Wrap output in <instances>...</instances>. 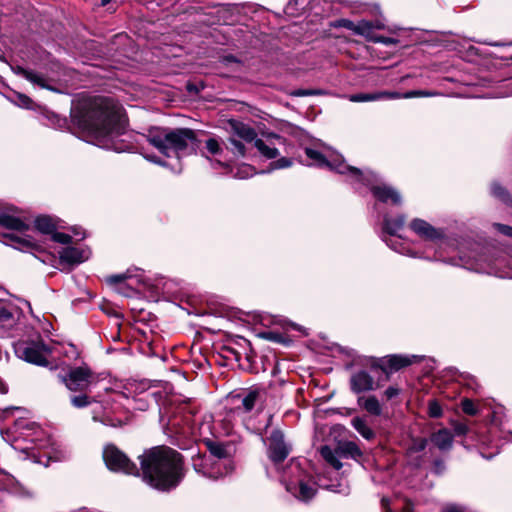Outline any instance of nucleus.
<instances>
[{
	"label": "nucleus",
	"mask_w": 512,
	"mask_h": 512,
	"mask_svg": "<svg viewBox=\"0 0 512 512\" xmlns=\"http://www.w3.org/2000/svg\"><path fill=\"white\" fill-rule=\"evenodd\" d=\"M73 120L95 145L116 152L126 149L124 142L119 139L125 132V119L113 99H91L83 111L73 115Z\"/></svg>",
	"instance_id": "f257e3e1"
},
{
	"label": "nucleus",
	"mask_w": 512,
	"mask_h": 512,
	"mask_svg": "<svg viewBox=\"0 0 512 512\" xmlns=\"http://www.w3.org/2000/svg\"><path fill=\"white\" fill-rule=\"evenodd\" d=\"M461 409L467 415L483 414L488 418L487 431L477 435L479 451L483 458H493L504 443L512 442V431L506 428V414L502 405L494 400L473 401L463 398Z\"/></svg>",
	"instance_id": "f03ea898"
},
{
	"label": "nucleus",
	"mask_w": 512,
	"mask_h": 512,
	"mask_svg": "<svg viewBox=\"0 0 512 512\" xmlns=\"http://www.w3.org/2000/svg\"><path fill=\"white\" fill-rule=\"evenodd\" d=\"M139 459L143 480L158 490L175 488L183 477L181 455L171 448H152Z\"/></svg>",
	"instance_id": "7ed1b4c3"
},
{
	"label": "nucleus",
	"mask_w": 512,
	"mask_h": 512,
	"mask_svg": "<svg viewBox=\"0 0 512 512\" xmlns=\"http://www.w3.org/2000/svg\"><path fill=\"white\" fill-rule=\"evenodd\" d=\"M147 141L165 157L182 156L192 154L197 147V136L194 130L189 128H164L152 129L147 135Z\"/></svg>",
	"instance_id": "20e7f679"
},
{
	"label": "nucleus",
	"mask_w": 512,
	"mask_h": 512,
	"mask_svg": "<svg viewBox=\"0 0 512 512\" xmlns=\"http://www.w3.org/2000/svg\"><path fill=\"white\" fill-rule=\"evenodd\" d=\"M281 481L290 494L303 502L311 500L317 491L313 477L296 460H292L286 467Z\"/></svg>",
	"instance_id": "39448f33"
},
{
	"label": "nucleus",
	"mask_w": 512,
	"mask_h": 512,
	"mask_svg": "<svg viewBox=\"0 0 512 512\" xmlns=\"http://www.w3.org/2000/svg\"><path fill=\"white\" fill-rule=\"evenodd\" d=\"M324 149V152H321L314 148H305V154L311 161L309 165L328 167L340 174H347L349 178H360L363 176L361 170L346 164L340 155L327 147H324Z\"/></svg>",
	"instance_id": "423d86ee"
},
{
	"label": "nucleus",
	"mask_w": 512,
	"mask_h": 512,
	"mask_svg": "<svg viewBox=\"0 0 512 512\" xmlns=\"http://www.w3.org/2000/svg\"><path fill=\"white\" fill-rule=\"evenodd\" d=\"M14 351L18 358L28 363L47 366L52 348L44 343L39 334H36L34 338L17 341L14 344Z\"/></svg>",
	"instance_id": "0eeeda50"
},
{
	"label": "nucleus",
	"mask_w": 512,
	"mask_h": 512,
	"mask_svg": "<svg viewBox=\"0 0 512 512\" xmlns=\"http://www.w3.org/2000/svg\"><path fill=\"white\" fill-rule=\"evenodd\" d=\"M362 177L350 178L352 184H362L370 188L373 196L380 202H391L393 205H400L402 197L392 186L380 181L379 177L370 170L361 171Z\"/></svg>",
	"instance_id": "6e6552de"
},
{
	"label": "nucleus",
	"mask_w": 512,
	"mask_h": 512,
	"mask_svg": "<svg viewBox=\"0 0 512 512\" xmlns=\"http://www.w3.org/2000/svg\"><path fill=\"white\" fill-rule=\"evenodd\" d=\"M2 437L6 441L17 442L20 438L30 441L35 448L43 449L46 447L48 439H45L44 431L35 423L26 419L15 421L12 429L2 432Z\"/></svg>",
	"instance_id": "1a4fd4ad"
},
{
	"label": "nucleus",
	"mask_w": 512,
	"mask_h": 512,
	"mask_svg": "<svg viewBox=\"0 0 512 512\" xmlns=\"http://www.w3.org/2000/svg\"><path fill=\"white\" fill-rule=\"evenodd\" d=\"M25 316L20 307L10 300L0 299V336L14 337L24 325Z\"/></svg>",
	"instance_id": "9d476101"
},
{
	"label": "nucleus",
	"mask_w": 512,
	"mask_h": 512,
	"mask_svg": "<svg viewBox=\"0 0 512 512\" xmlns=\"http://www.w3.org/2000/svg\"><path fill=\"white\" fill-rule=\"evenodd\" d=\"M103 460L111 471L128 475H139L137 466L114 444H107L103 449Z\"/></svg>",
	"instance_id": "9b49d317"
},
{
	"label": "nucleus",
	"mask_w": 512,
	"mask_h": 512,
	"mask_svg": "<svg viewBox=\"0 0 512 512\" xmlns=\"http://www.w3.org/2000/svg\"><path fill=\"white\" fill-rule=\"evenodd\" d=\"M0 226L13 231L11 233H8L6 237H8L11 241L17 243L19 246L32 247L34 245L31 237L27 235L21 237L16 234L17 232H23L27 230L28 225L20 218L2 209H0Z\"/></svg>",
	"instance_id": "f8f14e48"
},
{
	"label": "nucleus",
	"mask_w": 512,
	"mask_h": 512,
	"mask_svg": "<svg viewBox=\"0 0 512 512\" xmlns=\"http://www.w3.org/2000/svg\"><path fill=\"white\" fill-rule=\"evenodd\" d=\"M61 381L70 391H85L96 382L95 376L87 366L71 368L61 375Z\"/></svg>",
	"instance_id": "ddd939ff"
},
{
	"label": "nucleus",
	"mask_w": 512,
	"mask_h": 512,
	"mask_svg": "<svg viewBox=\"0 0 512 512\" xmlns=\"http://www.w3.org/2000/svg\"><path fill=\"white\" fill-rule=\"evenodd\" d=\"M291 452V445L286 442L282 431L273 430L268 438V457L275 464L283 462Z\"/></svg>",
	"instance_id": "4468645a"
},
{
	"label": "nucleus",
	"mask_w": 512,
	"mask_h": 512,
	"mask_svg": "<svg viewBox=\"0 0 512 512\" xmlns=\"http://www.w3.org/2000/svg\"><path fill=\"white\" fill-rule=\"evenodd\" d=\"M168 426L171 432L181 435L183 437H197L201 436V427H198L193 419V415L190 413L179 417L173 415L169 421Z\"/></svg>",
	"instance_id": "2eb2a0df"
},
{
	"label": "nucleus",
	"mask_w": 512,
	"mask_h": 512,
	"mask_svg": "<svg viewBox=\"0 0 512 512\" xmlns=\"http://www.w3.org/2000/svg\"><path fill=\"white\" fill-rule=\"evenodd\" d=\"M409 227L418 237L425 241L437 242L445 237L443 229L436 228L420 218L413 219Z\"/></svg>",
	"instance_id": "dca6fc26"
},
{
	"label": "nucleus",
	"mask_w": 512,
	"mask_h": 512,
	"mask_svg": "<svg viewBox=\"0 0 512 512\" xmlns=\"http://www.w3.org/2000/svg\"><path fill=\"white\" fill-rule=\"evenodd\" d=\"M229 447L223 443L209 442L208 449L210 452V459L216 460V465L224 466L226 472L234 470L233 461L230 459Z\"/></svg>",
	"instance_id": "f3484780"
},
{
	"label": "nucleus",
	"mask_w": 512,
	"mask_h": 512,
	"mask_svg": "<svg viewBox=\"0 0 512 512\" xmlns=\"http://www.w3.org/2000/svg\"><path fill=\"white\" fill-rule=\"evenodd\" d=\"M350 389L355 394L369 392L375 389V381L366 370H357L350 377Z\"/></svg>",
	"instance_id": "a211bd4d"
},
{
	"label": "nucleus",
	"mask_w": 512,
	"mask_h": 512,
	"mask_svg": "<svg viewBox=\"0 0 512 512\" xmlns=\"http://www.w3.org/2000/svg\"><path fill=\"white\" fill-rule=\"evenodd\" d=\"M284 143V139L279 135H270L266 140L256 139L254 147L267 159H274L279 155L276 145Z\"/></svg>",
	"instance_id": "6ab92c4d"
},
{
	"label": "nucleus",
	"mask_w": 512,
	"mask_h": 512,
	"mask_svg": "<svg viewBox=\"0 0 512 512\" xmlns=\"http://www.w3.org/2000/svg\"><path fill=\"white\" fill-rule=\"evenodd\" d=\"M419 360L420 357L417 355H389L380 360V367L384 372H387V369H390L391 371H397Z\"/></svg>",
	"instance_id": "aec40b11"
},
{
	"label": "nucleus",
	"mask_w": 512,
	"mask_h": 512,
	"mask_svg": "<svg viewBox=\"0 0 512 512\" xmlns=\"http://www.w3.org/2000/svg\"><path fill=\"white\" fill-rule=\"evenodd\" d=\"M59 254L61 263L77 265L89 259L90 250L86 248L65 247Z\"/></svg>",
	"instance_id": "412c9836"
},
{
	"label": "nucleus",
	"mask_w": 512,
	"mask_h": 512,
	"mask_svg": "<svg viewBox=\"0 0 512 512\" xmlns=\"http://www.w3.org/2000/svg\"><path fill=\"white\" fill-rule=\"evenodd\" d=\"M234 398H237L241 402V405L237 406V410L249 413L255 408L256 404L261 400L262 391L260 389L253 388L243 391L242 393H238L237 395L234 396Z\"/></svg>",
	"instance_id": "4be33fe9"
},
{
	"label": "nucleus",
	"mask_w": 512,
	"mask_h": 512,
	"mask_svg": "<svg viewBox=\"0 0 512 512\" xmlns=\"http://www.w3.org/2000/svg\"><path fill=\"white\" fill-rule=\"evenodd\" d=\"M351 102H372L379 100L401 99L399 92L380 91L373 93H357L348 97Z\"/></svg>",
	"instance_id": "5701e85b"
},
{
	"label": "nucleus",
	"mask_w": 512,
	"mask_h": 512,
	"mask_svg": "<svg viewBox=\"0 0 512 512\" xmlns=\"http://www.w3.org/2000/svg\"><path fill=\"white\" fill-rule=\"evenodd\" d=\"M12 71L16 75L25 78L34 85H37L45 89H51V87L47 84L46 78L42 74H39L32 70L25 69L21 66L12 67Z\"/></svg>",
	"instance_id": "b1692460"
},
{
	"label": "nucleus",
	"mask_w": 512,
	"mask_h": 512,
	"mask_svg": "<svg viewBox=\"0 0 512 512\" xmlns=\"http://www.w3.org/2000/svg\"><path fill=\"white\" fill-rule=\"evenodd\" d=\"M231 136H235L237 139L242 140L248 144H254L255 140L257 139L255 130L241 122L232 123Z\"/></svg>",
	"instance_id": "393cba45"
},
{
	"label": "nucleus",
	"mask_w": 512,
	"mask_h": 512,
	"mask_svg": "<svg viewBox=\"0 0 512 512\" xmlns=\"http://www.w3.org/2000/svg\"><path fill=\"white\" fill-rule=\"evenodd\" d=\"M92 420L94 422H100L104 426L109 427H118L121 426V421L118 419H114L108 413H106L104 407L100 403H96V405L91 410Z\"/></svg>",
	"instance_id": "a878e982"
},
{
	"label": "nucleus",
	"mask_w": 512,
	"mask_h": 512,
	"mask_svg": "<svg viewBox=\"0 0 512 512\" xmlns=\"http://www.w3.org/2000/svg\"><path fill=\"white\" fill-rule=\"evenodd\" d=\"M357 404L370 415L380 416L382 414V405L374 395L359 396L357 399Z\"/></svg>",
	"instance_id": "bb28decb"
},
{
	"label": "nucleus",
	"mask_w": 512,
	"mask_h": 512,
	"mask_svg": "<svg viewBox=\"0 0 512 512\" xmlns=\"http://www.w3.org/2000/svg\"><path fill=\"white\" fill-rule=\"evenodd\" d=\"M215 463H216V460H212L210 458H205L203 460L202 466H203V475L204 476L214 479V480H217V479L224 477L231 473V472H226V469L224 468V466H218Z\"/></svg>",
	"instance_id": "cd10ccee"
},
{
	"label": "nucleus",
	"mask_w": 512,
	"mask_h": 512,
	"mask_svg": "<svg viewBox=\"0 0 512 512\" xmlns=\"http://www.w3.org/2000/svg\"><path fill=\"white\" fill-rule=\"evenodd\" d=\"M405 222L406 217L404 215H398L396 218H391L386 215L383 219V233L389 236H396L398 231L404 227Z\"/></svg>",
	"instance_id": "c85d7f7f"
},
{
	"label": "nucleus",
	"mask_w": 512,
	"mask_h": 512,
	"mask_svg": "<svg viewBox=\"0 0 512 512\" xmlns=\"http://www.w3.org/2000/svg\"><path fill=\"white\" fill-rule=\"evenodd\" d=\"M205 146H206V149H207L208 153H210L213 156H219L220 157V158H217L214 161H212V166L213 167H215V166L226 167L228 165L227 162L229 160L222 157L223 150H222V148L220 146V143H219V141L217 139L209 138L206 141Z\"/></svg>",
	"instance_id": "c756f323"
},
{
	"label": "nucleus",
	"mask_w": 512,
	"mask_h": 512,
	"mask_svg": "<svg viewBox=\"0 0 512 512\" xmlns=\"http://www.w3.org/2000/svg\"><path fill=\"white\" fill-rule=\"evenodd\" d=\"M431 441L440 450H449L453 444V435L448 429H440L432 434Z\"/></svg>",
	"instance_id": "7c9ffc66"
},
{
	"label": "nucleus",
	"mask_w": 512,
	"mask_h": 512,
	"mask_svg": "<svg viewBox=\"0 0 512 512\" xmlns=\"http://www.w3.org/2000/svg\"><path fill=\"white\" fill-rule=\"evenodd\" d=\"M321 456L328 462L333 468L336 470H340L342 468V463L340 458L342 456V451L334 450L329 446H323L320 450Z\"/></svg>",
	"instance_id": "2f4dec72"
},
{
	"label": "nucleus",
	"mask_w": 512,
	"mask_h": 512,
	"mask_svg": "<svg viewBox=\"0 0 512 512\" xmlns=\"http://www.w3.org/2000/svg\"><path fill=\"white\" fill-rule=\"evenodd\" d=\"M351 425L366 440H371L375 437V432L369 427L366 418L354 417L351 420Z\"/></svg>",
	"instance_id": "473e14b6"
},
{
	"label": "nucleus",
	"mask_w": 512,
	"mask_h": 512,
	"mask_svg": "<svg viewBox=\"0 0 512 512\" xmlns=\"http://www.w3.org/2000/svg\"><path fill=\"white\" fill-rule=\"evenodd\" d=\"M35 227L36 229L43 233L52 235L56 230V224L53 219L49 216H39L35 219Z\"/></svg>",
	"instance_id": "72a5a7b5"
},
{
	"label": "nucleus",
	"mask_w": 512,
	"mask_h": 512,
	"mask_svg": "<svg viewBox=\"0 0 512 512\" xmlns=\"http://www.w3.org/2000/svg\"><path fill=\"white\" fill-rule=\"evenodd\" d=\"M226 148L230 150L236 158L244 157L246 155V146L244 141L237 139L235 136L228 138Z\"/></svg>",
	"instance_id": "f704fd0d"
},
{
	"label": "nucleus",
	"mask_w": 512,
	"mask_h": 512,
	"mask_svg": "<svg viewBox=\"0 0 512 512\" xmlns=\"http://www.w3.org/2000/svg\"><path fill=\"white\" fill-rule=\"evenodd\" d=\"M354 34L361 35L370 42H372V38L375 37V34L372 32V25L368 20H361L357 22Z\"/></svg>",
	"instance_id": "c9c22d12"
},
{
	"label": "nucleus",
	"mask_w": 512,
	"mask_h": 512,
	"mask_svg": "<svg viewBox=\"0 0 512 512\" xmlns=\"http://www.w3.org/2000/svg\"><path fill=\"white\" fill-rule=\"evenodd\" d=\"M382 239L386 242V244L393 249L394 251L403 254L409 255L411 257H417L416 253H413L410 248L406 247L403 243H400L398 240L387 239L385 236Z\"/></svg>",
	"instance_id": "e433bc0d"
},
{
	"label": "nucleus",
	"mask_w": 512,
	"mask_h": 512,
	"mask_svg": "<svg viewBox=\"0 0 512 512\" xmlns=\"http://www.w3.org/2000/svg\"><path fill=\"white\" fill-rule=\"evenodd\" d=\"M491 193L492 195L499 199L500 201H502L503 203L507 204V205H510L512 204V199L509 195V193L507 192V190L502 187L500 184L498 183H493L491 185Z\"/></svg>",
	"instance_id": "4c0bfd02"
},
{
	"label": "nucleus",
	"mask_w": 512,
	"mask_h": 512,
	"mask_svg": "<svg viewBox=\"0 0 512 512\" xmlns=\"http://www.w3.org/2000/svg\"><path fill=\"white\" fill-rule=\"evenodd\" d=\"M70 401L75 408H84L90 406L93 402H95L86 394L72 396L70 398Z\"/></svg>",
	"instance_id": "58836bf2"
},
{
	"label": "nucleus",
	"mask_w": 512,
	"mask_h": 512,
	"mask_svg": "<svg viewBox=\"0 0 512 512\" xmlns=\"http://www.w3.org/2000/svg\"><path fill=\"white\" fill-rule=\"evenodd\" d=\"M427 446V440L424 438H418L413 440L412 444L408 449V454L411 456L413 453H419L425 450Z\"/></svg>",
	"instance_id": "ea45409f"
},
{
	"label": "nucleus",
	"mask_w": 512,
	"mask_h": 512,
	"mask_svg": "<svg viewBox=\"0 0 512 512\" xmlns=\"http://www.w3.org/2000/svg\"><path fill=\"white\" fill-rule=\"evenodd\" d=\"M450 425L452 426L454 435L456 436H464L469 432V426L464 422L452 420Z\"/></svg>",
	"instance_id": "a19ab883"
},
{
	"label": "nucleus",
	"mask_w": 512,
	"mask_h": 512,
	"mask_svg": "<svg viewBox=\"0 0 512 512\" xmlns=\"http://www.w3.org/2000/svg\"><path fill=\"white\" fill-rule=\"evenodd\" d=\"M428 414L432 418H439L442 416V407L437 400H430L428 402Z\"/></svg>",
	"instance_id": "79ce46f5"
},
{
	"label": "nucleus",
	"mask_w": 512,
	"mask_h": 512,
	"mask_svg": "<svg viewBox=\"0 0 512 512\" xmlns=\"http://www.w3.org/2000/svg\"><path fill=\"white\" fill-rule=\"evenodd\" d=\"M401 94V98H404V99H408V98H414V97H431V96H435L436 93L434 92H430V91H425V90H413V91H408L406 93H400Z\"/></svg>",
	"instance_id": "37998d69"
},
{
	"label": "nucleus",
	"mask_w": 512,
	"mask_h": 512,
	"mask_svg": "<svg viewBox=\"0 0 512 512\" xmlns=\"http://www.w3.org/2000/svg\"><path fill=\"white\" fill-rule=\"evenodd\" d=\"M356 24L355 22L349 20V19H339L337 20L335 23H334V27L336 28H345L347 30H350L352 31L353 33H355V29H356Z\"/></svg>",
	"instance_id": "c03bdc74"
},
{
	"label": "nucleus",
	"mask_w": 512,
	"mask_h": 512,
	"mask_svg": "<svg viewBox=\"0 0 512 512\" xmlns=\"http://www.w3.org/2000/svg\"><path fill=\"white\" fill-rule=\"evenodd\" d=\"M51 239L57 243L68 244L71 242V236L66 233L57 232L56 230L51 235Z\"/></svg>",
	"instance_id": "a18cd8bd"
},
{
	"label": "nucleus",
	"mask_w": 512,
	"mask_h": 512,
	"mask_svg": "<svg viewBox=\"0 0 512 512\" xmlns=\"http://www.w3.org/2000/svg\"><path fill=\"white\" fill-rule=\"evenodd\" d=\"M373 43H381L386 46L390 45H396L398 43V40L392 37H386V36H377L375 35L374 38H372Z\"/></svg>",
	"instance_id": "49530a36"
},
{
	"label": "nucleus",
	"mask_w": 512,
	"mask_h": 512,
	"mask_svg": "<svg viewBox=\"0 0 512 512\" xmlns=\"http://www.w3.org/2000/svg\"><path fill=\"white\" fill-rule=\"evenodd\" d=\"M292 165V160L286 157H282L273 163H271L272 169H283L288 168Z\"/></svg>",
	"instance_id": "de8ad7c7"
},
{
	"label": "nucleus",
	"mask_w": 512,
	"mask_h": 512,
	"mask_svg": "<svg viewBox=\"0 0 512 512\" xmlns=\"http://www.w3.org/2000/svg\"><path fill=\"white\" fill-rule=\"evenodd\" d=\"M463 381L468 388L477 391L479 384L474 376L469 374L463 375Z\"/></svg>",
	"instance_id": "09e8293b"
},
{
	"label": "nucleus",
	"mask_w": 512,
	"mask_h": 512,
	"mask_svg": "<svg viewBox=\"0 0 512 512\" xmlns=\"http://www.w3.org/2000/svg\"><path fill=\"white\" fill-rule=\"evenodd\" d=\"M17 105L22 108L30 109L32 107V100L23 94L17 95Z\"/></svg>",
	"instance_id": "8fccbe9b"
},
{
	"label": "nucleus",
	"mask_w": 512,
	"mask_h": 512,
	"mask_svg": "<svg viewBox=\"0 0 512 512\" xmlns=\"http://www.w3.org/2000/svg\"><path fill=\"white\" fill-rule=\"evenodd\" d=\"M131 275L129 274V271L125 272V273H121V274H116V275H112L109 277V282L110 283H122L124 282L125 280H127L128 278H130Z\"/></svg>",
	"instance_id": "3c124183"
},
{
	"label": "nucleus",
	"mask_w": 512,
	"mask_h": 512,
	"mask_svg": "<svg viewBox=\"0 0 512 512\" xmlns=\"http://www.w3.org/2000/svg\"><path fill=\"white\" fill-rule=\"evenodd\" d=\"M493 226L503 235L511 237L512 238V227L500 224V223H494Z\"/></svg>",
	"instance_id": "603ef678"
},
{
	"label": "nucleus",
	"mask_w": 512,
	"mask_h": 512,
	"mask_svg": "<svg viewBox=\"0 0 512 512\" xmlns=\"http://www.w3.org/2000/svg\"><path fill=\"white\" fill-rule=\"evenodd\" d=\"M400 394V389L396 386H389L385 392L384 395L388 400L393 399L394 397L398 396Z\"/></svg>",
	"instance_id": "864d4df0"
},
{
	"label": "nucleus",
	"mask_w": 512,
	"mask_h": 512,
	"mask_svg": "<svg viewBox=\"0 0 512 512\" xmlns=\"http://www.w3.org/2000/svg\"><path fill=\"white\" fill-rule=\"evenodd\" d=\"M263 338L274 342H281L282 336L279 333L268 331L261 334Z\"/></svg>",
	"instance_id": "5fc2aeb1"
},
{
	"label": "nucleus",
	"mask_w": 512,
	"mask_h": 512,
	"mask_svg": "<svg viewBox=\"0 0 512 512\" xmlns=\"http://www.w3.org/2000/svg\"><path fill=\"white\" fill-rule=\"evenodd\" d=\"M327 489L333 491V492H337V493H342V494H348L349 493V490H348V487L347 486H344L342 484H338V485H328L326 486Z\"/></svg>",
	"instance_id": "6e6d98bb"
},
{
	"label": "nucleus",
	"mask_w": 512,
	"mask_h": 512,
	"mask_svg": "<svg viewBox=\"0 0 512 512\" xmlns=\"http://www.w3.org/2000/svg\"><path fill=\"white\" fill-rule=\"evenodd\" d=\"M442 512H465V508L457 504H448L443 508Z\"/></svg>",
	"instance_id": "4d7b16f0"
},
{
	"label": "nucleus",
	"mask_w": 512,
	"mask_h": 512,
	"mask_svg": "<svg viewBox=\"0 0 512 512\" xmlns=\"http://www.w3.org/2000/svg\"><path fill=\"white\" fill-rule=\"evenodd\" d=\"M144 158L147 159L148 161L152 162V163H155V164H158V165H161V166H167L168 164L161 160L159 157L153 155V154H144Z\"/></svg>",
	"instance_id": "13d9d810"
},
{
	"label": "nucleus",
	"mask_w": 512,
	"mask_h": 512,
	"mask_svg": "<svg viewBox=\"0 0 512 512\" xmlns=\"http://www.w3.org/2000/svg\"><path fill=\"white\" fill-rule=\"evenodd\" d=\"M221 62L225 65H228L230 63H240V61L233 55H226L221 58Z\"/></svg>",
	"instance_id": "bf43d9fd"
},
{
	"label": "nucleus",
	"mask_w": 512,
	"mask_h": 512,
	"mask_svg": "<svg viewBox=\"0 0 512 512\" xmlns=\"http://www.w3.org/2000/svg\"><path fill=\"white\" fill-rule=\"evenodd\" d=\"M370 24L372 25L373 33L375 30H383L385 28V25L381 20L370 21Z\"/></svg>",
	"instance_id": "052dcab7"
},
{
	"label": "nucleus",
	"mask_w": 512,
	"mask_h": 512,
	"mask_svg": "<svg viewBox=\"0 0 512 512\" xmlns=\"http://www.w3.org/2000/svg\"><path fill=\"white\" fill-rule=\"evenodd\" d=\"M381 505H382L383 512H392L391 509L389 508V500L388 499L383 498L381 500Z\"/></svg>",
	"instance_id": "680f3d73"
},
{
	"label": "nucleus",
	"mask_w": 512,
	"mask_h": 512,
	"mask_svg": "<svg viewBox=\"0 0 512 512\" xmlns=\"http://www.w3.org/2000/svg\"><path fill=\"white\" fill-rule=\"evenodd\" d=\"M347 450L351 453L355 452L356 454H359V449L356 447V445L349 443L347 445Z\"/></svg>",
	"instance_id": "e2e57ef3"
},
{
	"label": "nucleus",
	"mask_w": 512,
	"mask_h": 512,
	"mask_svg": "<svg viewBox=\"0 0 512 512\" xmlns=\"http://www.w3.org/2000/svg\"><path fill=\"white\" fill-rule=\"evenodd\" d=\"M74 234L79 239H83L85 237L84 233L78 232L76 229H74Z\"/></svg>",
	"instance_id": "0e129e2a"
},
{
	"label": "nucleus",
	"mask_w": 512,
	"mask_h": 512,
	"mask_svg": "<svg viewBox=\"0 0 512 512\" xmlns=\"http://www.w3.org/2000/svg\"><path fill=\"white\" fill-rule=\"evenodd\" d=\"M312 94V92H308V91H301V92H298L297 95H310Z\"/></svg>",
	"instance_id": "69168bd1"
},
{
	"label": "nucleus",
	"mask_w": 512,
	"mask_h": 512,
	"mask_svg": "<svg viewBox=\"0 0 512 512\" xmlns=\"http://www.w3.org/2000/svg\"><path fill=\"white\" fill-rule=\"evenodd\" d=\"M112 0H101V5L102 6H106L107 4H109Z\"/></svg>",
	"instance_id": "338daca9"
},
{
	"label": "nucleus",
	"mask_w": 512,
	"mask_h": 512,
	"mask_svg": "<svg viewBox=\"0 0 512 512\" xmlns=\"http://www.w3.org/2000/svg\"><path fill=\"white\" fill-rule=\"evenodd\" d=\"M241 169H243L244 171H251V167H250V166H248V165H244V166H242V168H241Z\"/></svg>",
	"instance_id": "774afa93"
}]
</instances>
